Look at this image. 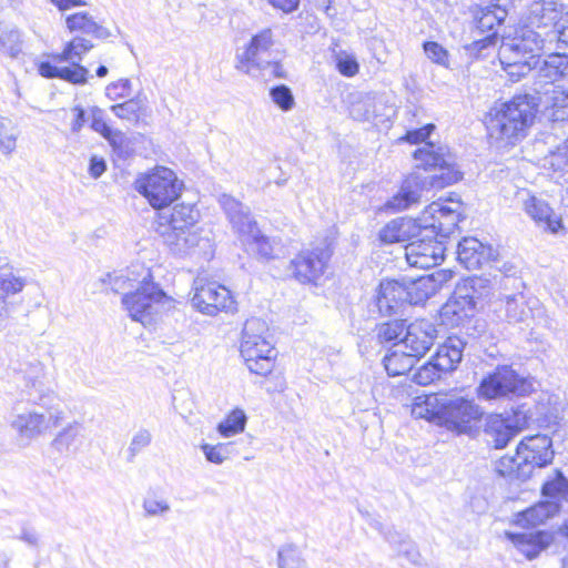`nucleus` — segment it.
Returning <instances> with one entry per match:
<instances>
[{
    "instance_id": "obj_1",
    "label": "nucleus",
    "mask_w": 568,
    "mask_h": 568,
    "mask_svg": "<svg viewBox=\"0 0 568 568\" xmlns=\"http://www.w3.org/2000/svg\"><path fill=\"white\" fill-rule=\"evenodd\" d=\"M413 158L418 168H423L425 171H434V173L423 175L419 172H414L407 176L399 191L385 204L390 211L407 210L413 204L418 203L422 191L444 189L463 178L456 163V156L445 144L425 142L413 153Z\"/></svg>"
},
{
    "instance_id": "obj_2",
    "label": "nucleus",
    "mask_w": 568,
    "mask_h": 568,
    "mask_svg": "<svg viewBox=\"0 0 568 568\" xmlns=\"http://www.w3.org/2000/svg\"><path fill=\"white\" fill-rule=\"evenodd\" d=\"M44 365L40 362L30 363L23 373L24 388L21 390V400L33 405L48 407L47 413L37 409H27L13 416L11 428L23 439L31 442L59 427L64 419V412L50 405L57 397L54 392L45 386Z\"/></svg>"
},
{
    "instance_id": "obj_3",
    "label": "nucleus",
    "mask_w": 568,
    "mask_h": 568,
    "mask_svg": "<svg viewBox=\"0 0 568 568\" xmlns=\"http://www.w3.org/2000/svg\"><path fill=\"white\" fill-rule=\"evenodd\" d=\"M412 414L450 432L468 434L484 412L473 399L437 393L417 396Z\"/></svg>"
},
{
    "instance_id": "obj_4",
    "label": "nucleus",
    "mask_w": 568,
    "mask_h": 568,
    "mask_svg": "<svg viewBox=\"0 0 568 568\" xmlns=\"http://www.w3.org/2000/svg\"><path fill=\"white\" fill-rule=\"evenodd\" d=\"M536 103L530 99V93H525L493 109L486 120L489 138L500 146L514 145L523 140L534 122Z\"/></svg>"
},
{
    "instance_id": "obj_5",
    "label": "nucleus",
    "mask_w": 568,
    "mask_h": 568,
    "mask_svg": "<svg viewBox=\"0 0 568 568\" xmlns=\"http://www.w3.org/2000/svg\"><path fill=\"white\" fill-rule=\"evenodd\" d=\"M219 202L248 254L263 261L276 256L274 243L261 232L247 206L227 194H222Z\"/></svg>"
},
{
    "instance_id": "obj_6",
    "label": "nucleus",
    "mask_w": 568,
    "mask_h": 568,
    "mask_svg": "<svg viewBox=\"0 0 568 568\" xmlns=\"http://www.w3.org/2000/svg\"><path fill=\"white\" fill-rule=\"evenodd\" d=\"M274 38L266 28L252 37L242 52H237L235 68L251 77L285 78L282 64L273 50Z\"/></svg>"
},
{
    "instance_id": "obj_7",
    "label": "nucleus",
    "mask_w": 568,
    "mask_h": 568,
    "mask_svg": "<svg viewBox=\"0 0 568 568\" xmlns=\"http://www.w3.org/2000/svg\"><path fill=\"white\" fill-rule=\"evenodd\" d=\"M267 333L266 322L256 317L247 320L242 331L241 355L247 368L262 376L272 372L277 355Z\"/></svg>"
},
{
    "instance_id": "obj_8",
    "label": "nucleus",
    "mask_w": 568,
    "mask_h": 568,
    "mask_svg": "<svg viewBox=\"0 0 568 568\" xmlns=\"http://www.w3.org/2000/svg\"><path fill=\"white\" fill-rule=\"evenodd\" d=\"M182 186L176 174L165 166H158L135 181V190L156 210L173 203L180 196Z\"/></svg>"
},
{
    "instance_id": "obj_9",
    "label": "nucleus",
    "mask_w": 568,
    "mask_h": 568,
    "mask_svg": "<svg viewBox=\"0 0 568 568\" xmlns=\"http://www.w3.org/2000/svg\"><path fill=\"white\" fill-rule=\"evenodd\" d=\"M150 273L143 277L134 292L124 293L122 304L130 317L144 327L151 325L162 305L169 300L163 290L149 280Z\"/></svg>"
},
{
    "instance_id": "obj_10",
    "label": "nucleus",
    "mask_w": 568,
    "mask_h": 568,
    "mask_svg": "<svg viewBox=\"0 0 568 568\" xmlns=\"http://www.w3.org/2000/svg\"><path fill=\"white\" fill-rule=\"evenodd\" d=\"M477 392L478 396L484 399L526 396L532 392V382L520 376L510 366H497L494 372L481 379Z\"/></svg>"
},
{
    "instance_id": "obj_11",
    "label": "nucleus",
    "mask_w": 568,
    "mask_h": 568,
    "mask_svg": "<svg viewBox=\"0 0 568 568\" xmlns=\"http://www.w3.org/2000/svg\"><path fill=\"white\" fill-rule=\"evenodd\" d=\"M332 256L329 243L325 240L311 248L302 250L291 262L293 277L302 284H317Z\"/></svg>"
},
{
    "instance_id": "obj_12",
    "label": "nucleus",
    "mask_w": 568,
    "mask_h": 568,
    "mask_svg": "<svg viewBox=\"0 0 568 568\" xmlns=\"http://www.w3.org/2000/svg\"><path fill=\"white\" fill-rule=\"evenodd\" d=\"M440 235L427 225L423 226V233L405 246V257L410 266L430 268L444 261L445 245L437 240Z\"/></svg>"
},
{
    "instance_id": "obj_13",
    "label": "nucleus",
    "mask_w": 568,
    "mask_h": 568,
    "mask_svg": "<svg viewBox=\"0 0 568 568\" xmlns=\"http://www.w3.org/2000/svg\"><path fill=\"white\" fill-rule=\"evenodd\" d=\"M192 305L203 314L216 315L220 311H233L235 301L229 288L216 282H194Z\"/></svg>"
},
{
    "instance_id": "obj_14",
    "label": "nucleus",
    "mask_w": 568,
    "mask_h": 568,
    "mask_svg": "<svg viewBox=\"0 0 568 568\" xmlns=\"http://www.w3.org/2000/svg\"><path fill=\"white\" fill-rule=\"evenodd\" d=\"M484 281L481 278H471L469 281L473 293L468 292L465 287V294L463 290H459L454 296L448 300L439 311L440 323L447 327L454 328L464 324V322L474 315L477 306L479 296L475 295L476 286H483Z\"/></svg>"
},
{
    "instance_id": "obj_15",
    "label": "nucleus",
    "mask_w": 568,
    "mask_h": 568,
    "mask_svg": "<svg viewBox=\"0 0 568 568\" xmlns=\"http://www.w3.org/2000/svg\"><path fill=\"white\" fill-rule=\"evenodd\" d=\"M520 477H530L535 467H545L554 459L552 442L547 435L526 437L517 446Z\"/></svg>"
},
{
    "instance_id": "obj_16",
    "label": "nucleus",
    "mask_w": 568,
    "mask_h": 568,
    "mask_svg": "<svg viewBox=\"0 0 568 568\" xmlns=\"http://www.w3.org/2000/svg\"><path fill=\"white\" fill-rule=\"evenodd\" d=\"M170 252L176 256L212 255V244L209 237L202 236L197 227L181 231H164L160 234Z\"/></svg>"
},
{
    "instance_id": "obj_17",
    "label": "nucleus",
    "mask_w": 568,
    "mask_h": 568,
    "mask_svg": "<svg viewBox=\"0 0 568 568\" xmlns=\"http://www.w3.org/2000/svg\"><path fill=\"white\" fill-rule=\"evenodd\" d=\"M531 90L530 99L537 102L536 112L540 108L555 122L568 120V88L548 81L547 84H538Z\"/></svg>"
},
{
    "instance_id": "obj_18",
    "label": "nucleus",
    "mask_w": 568,
    "mask_h": 568,
    "mask_svg": "<svg viewBox=\"0 0 568 568\" xmlns=\"http://www.w3.org/2000/svg\"><path fill=\"white\" fill-rule=\"evenodd\" d=\"M452 278V273L437 271L422 275L415 280L404 277L400 282L405 287V297L408 304L418 305L425 303L435 295L443 285Z\"/></svg>"
},
{
    "instance_id": "obj_19",
    "label": "nucleus",
    "mask_w": 568,
    "mask_h": 568,
    "mask_svg": "<svg viewBox=\"0 0 568 568\" xmlns=\"http://www.w3.org/2000/svg\"><path fill=\"white\" fill-rule=\"evenodd\" d=\"M437 336L435 325L428 320H416L405 326V335L400 339L405 349L417 361L434 345Z\"/></svg>"
},
{
    "instance_id": "obj_20",
    "label": "nucleus",
    "mask_w": 568,
    "mask_h": 568,
    "mask_svg": "<svg viewBox=\"0 0 568 568\" xmlns=\"http://www.w3.org/2000/svg\"><path fill=\"white\" fill-rule=\"evenodd\" d=\"M530 53L525 52L507 39L503 40L498 50V58L503 69L514 80L518 81L539 64V58L529 59Z\"/></svg>"
},
{
    "instance_id": "obj_21",
    "label": "nucleus",
    "mask_w": 568,
    "mask_h": 568,
    "mask_svg": "<svg viewBox=\"0 0 568 568\" xmlns=\"http://www.w3.org/2000/svg\"><path fill=\"white\" fill-rule=\"evenodd\" d=\"M518 415L503 417L499 414L488 415L485 419L484 433L487 443L496 449L505 448L508 443L520 432Z\"/></svg>"
},
{
    "instance_id": "obj_22",
    "label": "nucleus",
    "mask_w": 568,
    "mask_h": 568,
    "mask_svg": "<svg viewBox=\"0 0 568 568\" xmlns=\"http://www.w3.org/2000/svg\"><path fill=\"white\" fill-rule=\"evenodd\" d=\"M518 199L526 214L544 231L557 233L562 227L560 217L554 213L545 200L529 192L519 193Z\"/></svg>"
},
{
    "instance_id": "obj_23",
    "label": "nucleus",
    "mask_w": 568,
    "mask_h": 568,
    "mask_svg": "<svg viewBox=\"0 0 568 568\" xmlns=\"http://www.w3.org/2000/svg\"><path fill=\"white\" fill-rule=\"evenodd\" d=\"M497 256V250L491 245L484 244L476 237H465L458 243L457 257L467 270L481 268L495 261Z\"/></svg>"
},
{
    "instance_id": "obj_24",
    "label": "nucleus",
    "mask_w": 568,
    "mask_h": 568,
    "mask_svg": "<svg viewBox=\"0 0 568 568\" xmlns=\"http://www.w3.org/2000/svg\"><path fill=\"white\" fill-rule=\"evenodd\" d=\"M564 14L562 6L558 7L552 1H534L529 8L528 23L540 32H547L549 42H552Z\"/></svg>"
},
{
    "instance_id": "obj_25",
    "label": "nucleus",
    "mask_w": 568,
    "mask_h": 568,
    "mask_svg": "<svg viewBox=\"0 0 568 568\" xmlns=\"http://www.w3.org/2000/svg\"><path fill=\"white\" fill-rule=\"evenodd\" d=\"M200 213L191 204L175 205L172 211L160 212L158 215L156 232L164 234V231H181L182 229H194L199 221Z\"/></svg>"
},
{
    "instance_id": "obj_26",
    "label": "nucleus",
    "mask_w": 568,
    "mask_h": 568,
    "mask_svg": "<svg viewBox=\"0 0 568 568\" xmlns=\"http://www.w3.org/2000/svg\"><path fill=\"white\" fill-rule=\"evenodd\" d=\"M424 222L420 219L397 217L388 222L379 231V240L383 243L392 244L398 242H412L423 233Z\"/></svg>"
},
{
    "instance_id": "obj_27",
    "label": "nucleus",
    "mask_w": 568,
    "mask_h": 568,
    "mask_svg": "<svg viewBox=\"0 0 568 568\" xmlns=\"http://www.w3.org/2000/svg\"><path fill=\"white\" fill-rule=\"evenodd\" d=\"M406 303L404 284L395 280L381 282L375 296V304L381 315H395Z\"/></svg>"
},
{
    "instance_id": "obj_28",
    "label": "nucleus",
    "mask_w": 568,
    "mask_h": 568,
    "mask_svg": "<svg viewBox=\"0 0 568 568\" xmlns=\"http://www.w3.org/2000/svg\"><path fill=\"white\" fill-rule=\"evenodd\" d=\"M422 220L425 225L440 233V236L446 237L457 226L459 214L446 204L433 202L423 213Z\"/></svg>"
},
{
    "instance_id": "obj_29",
    "label": "nucleus",
    "mask_w": 568,
    "mask_h": 568,
    "mask_svg": "<svg viewBox=\"0 0 568 568\" xmlns=\"http://www.w3.org/2000/svg\"><path fill=\"white\" fill-rule=\"evenodd\" d=\"M511 7L513 0H491L479 8L475 13L477 29L483 33L496 32L495 28L504 23Z\"/></svg>"
},
{
    "instance_id": "obj_30",
    "label": "nucleus",
    "mask_w": 568,
    "mask_h": 568,
    "mask_svg": "<svg viewBox=\"0 0 568 568\" xmlns=\"http://www.w3.org/2000/svg\"><path fill=\"white\" fill-rule=\"evenodd\" d=\"M536 69L532 87L545 85L548 81L556 84L557 81L568 75V54L550 53L544 60L539 59Z\"/></svg>"
},
{
    "instance_id": "obj_31",
    "label": "nucleus",
    "mask_w": 568,
    "mask_h": 568,
    "mask_svg": "<svg viewBox=\"0 0 568 568\" xmlns=\"http://www.w3.org/2000/svg\"><path fill=\"white\" fill-rule=\"evenodd\" d=\"M85 443L84 426L74 420L62 428L51 442V446L60 454H75Z\"/></svg>"
},
{
    "instance_id": "obj_32",
    "label": "nucleus",
    "mask_w": 568,
    "mask_h": 568,
    "mask_svg": "<svg viewBox=\"0 0 568 568\" xmlns=\"http://www.w3.org/2000/svg\"><path fill=\"white\" fill-rule=\"evenodd\" d=\"M466 343L458 336H449L433 356L435 365L445 373L453 372L462 362Z\"/></svg>"
},
{
    "instance_id": "obj_33",
    "label": "nucleus",
    "mask_w": 568,
    "mask_h": 568,
    "mask_svg": "<svg viewBox=\"0 0 568 568\" xmlns=\"http://www.w3.org/2000/svg\"><path fill=\"white\" fill-rule=\"evenodd\" d=\"M507 537L529 560L536 558L544 549H546L551 539V536L546 531L523 534L507 532Z\"/></svg>"
},
{
    "instance_id": "obj_34",
    "label": "nucleus",
    "mask_w": 568,
    "mask_h": 568,
    "mask_svg": "<svg viewBox=\"0 0 568 568\" xmlns=\"http://www.w3.org/2000/svg\"><path fill=\"white\" fill-rule=\"evenodd\" d=\"M498 317L507 321L508 323H521L525 322L529 314L530 308L527 307L526 298L523 293L506 295L499 300Z\"/></svg>"
},
{
    "instance_id": "obj_35",
    "label": "nucleus",
    "mask_w": 568,
    "mask_h": 568,
    "mask_svg": "<svg viewBox=\"0 0 568 568\" xmlns=\"http://www.w3.org/2000/svg\"><path fill=\"white\" fill-rule=\"evenodd\" d=\"M507 40L517 43L523 51L530 53V60L539 58L538 53L544 49L545 43L549 41L547 32L535 30L529 23L517 30L515 37Z\"/></svg>"
},
{
    "instance_id": "obj_36",
    "label": "nucleus",
    "mask_w": 568,
    "mask_h": 568,
    "mask_svg": "<svg viewBox=\"0 0 568 568\" xmlns=\"http://www.w3.org/2000/svg\"><path fill=\"white\" fill-rule=\"evenodd\" d=\"M560 510V505L555 500H544L519 513L516 524L521 527H536L554 517Z\"/></svg>"
},
{
    "instance_id": "obj_37",
    "label": "nucleus",
    "mask_w": 568,
    "mask_h": 568,
    "mask_svg": "<svg viewBox=\"0 0 568 568\" xmlns=\"http://www.w3.org/2000/svg\"><path fill=\"white\" fill-rule=\"evenodd\" d=\"M65 23L70 31H81L98 39H106L110 37V31L95 22L94 19L87 12H78L68 16Z\"/></svg>"
},
{
    "instance_id": "obj_38",
    "label": "nucleus",
    "mask_w": 568,
    "mask_h": 568,
    "mask_svg": "<svg viewBox=\"0 0 568 568\" xmlns=\"http://www.w3.org/2000/svg\"><path fill=\"white\" fill-rule=\"evenodd\" d=\"M349 115L361 122L374 120L377 116L376 97L371 93L354 95L349 106Z\"/></svg>"
},
{
    "instance_id": "obj_39",
    "label": "nucleus",
    "mask_w": 568,
    "mask_h": 568,
    "mask_svg": "<svg viewBox=\"0 0 568 568\" xmlns=\"http://www.w3.org/2000/svg\"><path fill=\"white\" fill-rule=\"evenodd\" d=\"M416 359L408 353L393 349L383 358L384 367L389 376H399L408 373L415 365Z\"/></svg>"
},
{
    "instance_id": "obj_40",
    "label": "nucleus",
    "mask_w": 568,
    "mask_h": 568,
    "mask_svg": "<svg viewBox=\"0 0 568 568\" xmlns=\"http://www.w3.org/2000/svg\"><path fill=\"white\" fill-rule=\"evenodd\" d=\"M541 494L546 500H555L559 505L561 501L568 503V479L557 470L556 477L544 484Z\"/></svg>"
},
{
    "instance_id": "obj_41",
    "label": "nucleus",
    "mask_w": 568,
    "mask_h": 568,
    "mask_svg": "<svg viewBox=\"0 0 568 568\" xmlns=\"http://www.w3.org/2000/svg\"><path fill=\"white\" fill-rule=\"evenodd\" d=\"M93 48V43L84 38L74 37L69 41L63 51L57 55V60L80 63L83 55Z\"/></svg>"
},
{
    "instance_id": "obj_42",
    "label": "nucleus",
    "mask_w": 568,
    "mask_h": 568,
    "mask_svg": "<svg viewBox=\"0 0 568 568\" xmlns=\"http://www.w3.org/2000/svg\"><path fill=\"white\" fill-rule=\"evenodd\" d=\"M142 508L146 517H165L171 511V504L160 493L149 490L143 498Z\"/></svg>"
},
{
    "instance_id": "obj_43",
    "label": "nucleus",
    "mask_w": 568,
    "mask_h": 568,
    "mask_svg": "<svg viewBox=\"0 0 568 568\" xmlns=\"http://www.w3.org/2000/svg\"><path fill=\"white\" fill-rule=\"evenodd\" d=\"M247 422L246 414L241 408H234L230 414L217 425V432L223 437H231L242 433L245 429Z\"/></svg>"
},
{
    "instance_id": "obj_44",
    "label": "nucleus",
    "mask_w": 568,
    "mask_h": 568,
    "mask_svg": "<svg viewBox=\"0 0 568 568\" xmlns=\"http://www.w3.org/2000/svg\"><path fill=\"white\" fill-rule=\"evenodd\" d=\"M277 566L278 568H307L302 550L293 544L280 547L277 551Z\"/></svg>"
},
{
    "instance_id": "obj_45",
    "label": "nucleus",
    "mask_w": 568,
    "mask_h": 568,
    "mask_svg": "<svg viewBox=\"0 0 568 568\" xmlns=\"http://www.w3.org/2000/svg\"><path fill=\"white\" fill-rule=\"evenodd\" d=\"M19 131L10 119L0 118V152L9 156L17 148Z\"/></svg>"
},
{
    "instance_id": "obj_46",
    "label": "nucleus",
    "mask_w": 568,
    "mask_h": 568,
    "mask_svg": "<svg viewBox=\"0 0 568 568\" xmlns=\"http://www.w3.org/2000/svg\"><path fill=\"white\" fill-rule=\"evenodd\" d=\"M144 109V99L140 95L123 103L114 104L111 111L120 119L138 122Z\"/></svg>"
},
{
    "instance_id": "obj_47",
    "label": "nucleus",
    "mask_w": 568,
    "mask_h": 568,
    "mask_svg": "<svg viewBox=\"0 0 568 568\" xmlns=\"http://www.w3.org/2000/svg\"><path fill=\"white\" fill-rule=\"evenodd\" d=\"M24 278L17 276L8 265L0 267V295L17 294L23 290Z\"/></svg>"
},
{
    "instance_id": "obj_48",
    "label": "nucleus",
    "mask_w": 568,
    "mask_h": 568,
    "mask_svg": "<svg viewBox=\"0 0 568 568\" xmlns=\"http://www.w3.org/2000/svg\"><path fill=\"white\" fill-rule=\"evenodd\" d=\"M21 33L18 29L0 27V52L16 58L21 52Z\"/></svg>"
},
{
    "instance_id": "obj_49",
    "label": "nucleus",
    "mask_w": 568,
    "mask_h": 568,
    "mask_svg": "<svg viewBox=\"0 0 568 568\" xmlns=\"http://www.w3.org/2000/svg\"><path fill=\"white\" fill-rule=\"evenodd\" d=\"M405 321H389L376 327L377 338L381 343H390L399 338L405 331Z\"/></svg>"
},
{
    "instance_id": "obj_50",
    "label": "nucleus",
    "mask_w": 568,
    "mask_h": 568,
    "mask_svg": "<svg viewBox=\"0 0 568 568\" xmlns=\"http://www.w3.org/2000/svg\"><path fill=\"white\" fill-rule=\"evenodd\" d=\"M521 458H518L516 454L515 457L504 456L496 464V471L503 477H511L519 480H526L529 477H520L519 476V467Z\"/></svg>"
},
{
    "instance_id": "obj_51",
    "label": "nucleus",
    "mask_w": 568,
    "mask_h": 568,
    "mask_svg": "<svg viewBox=\"0 0 568 568\" xmlns=\"http://www.w3.org/2000/svg\"><path fill=\"white\" fill-rule=\"evenodd\" d=\"M270 97L272 101L282 110V111H290L294 104V95L292 93V90L285 85L280 84L275 85L270 90Z\"/></svg>"
},
{
    "instance_id": "obj_52",
    "label": "nucleus",
    "mask_w": 568,
    "mask_h": 568,
    "mask_svg": "<svg viewBox=\"0 0 568 568\" xmlns=\"http://www.w3.org/2000/svg\"><path fill=\"white\" fill-rule=\"evenodd\" d=\"M88 77L89 70L78 62H71L69 67H61L60 79L72 84H84Z\"/></svg>"
},
{
    "instance_id": "obj_53",
    "label": "nucleus",
    "mask_w": 568,
    "mask_h": 568,
    "mask_svg": "<svg viewBox=\"0 0 568 568\" xmlns=\"http://www.w3.org/2000/svg\"><path fill=\"white\" fill-rule=\"evenodd\" d=\"M442 373L444 372L435 365V359L432 357L428 363L424 364L415 372L413 381L418 385H428L435 379L440 378Z\"/></svg>"
},
{
    "instance_id": "obj_54",
    "label": "nucleus",
    "mask_w": 568,
    "mask_h": 568,
    "mask_svg": "<svg viewBox=\"0 0 568 568\" xmlns=\"http://www.w3.org/2000/svg\"><path fill=\"white\" fill-rule=\"evenodd\" d=\"M545 161L555 172L568 173V140L550 152Z\"/></svg>"
},
{
    "instance_id": "obj_55",
    "label": "nucleus",
    "mask_w": 568,
    "mask_h": 568,
    "mask_svg": "<svg viewBox=\"0 0 568 568\" xmlns=\"http://www.w3.org/2000/svg\"><path fill=\"white\" fill-rule=\"evenodd\" d=\"M230 445L231 444L223 443H220L217 445L202 444L201 450L204 454L207 462L220 465L229 457Z\"/></svg>"
},
{
    "instance_id": "obj_56",
    "label": "nucleus",
    "mask_w": 568,
    "mask_h": 568,
    "mask_svg": "<svg viewBox=\"0 0 568 568\" xmlns=\"http://www.w3.org/2000/svg\"><path fill=\"white\" fill-rule=\"evenodd\" d=\"M152 442V435L150 430L145 428L139 429L132 437L128 453L129 462H132L134 457L144 448H146Z\"/></svg>"
},
{
    "instance_id": "obj_57",
    "label": "nucleus",
    "mask_w": 568,
    "mask_h": 568,
    "mask_svg": "<svg viewBox=\"0 0 568 568\" xmlns=\"http://www.w3.org/2000/svg\"><path fill=\"white\" fill-rule=\"evenodd\" d=\"M423 48L427 58L433 62L442 67H448V51L443 45L434 41H426L424 42Z\"/></svg>"
},
{
    "instance_id": "obj_58",
    "label": "nucleus",
    "mask_w": 568,
    "mask_h": 568,
    "mask_svg": "<svg viewBox=\"0 0 568 568\" xmlns=\"http://www.w3.org/2000/svg\"><path fill=\"white\" fill-rule=\"evenodd\" d=\"M132 83L129 79H120L105 88V95L110 100H119L131 94Z\"/></svg>"
},
{
    "instance_id": "obj_59",
    "label": "nucleus",
    "mask_w": 568,
    "mask_h": 568,
    "mask_svg": "<svg viewBox=\"0 0 568 568\" xmlns=\"http://www.w3.org/2000/svg\"><path fill=\"white\" fill-rule=\"evenodd\" d=\"M497 40V32H491L488 33L483 39L473 41L469 45L466 47V49L471 55L481 57L484 55L485 50L494 48L496 45Z\"/></svg>"
},
{
    "instance_id": "obj_60",
    "label": "nucleus",
    "mask_w": 568,
    "mask_h": 568,
    "mask_svg": "<svg viewBox=\"0 0 568 568\" xmlns=\"http://www.w3.org/2000/svg\"><path fill=\"white\" fill-rule=\"evenodd\" d=\"M91 129L102 136L112 129L104 120V111L98 106L91 109Z\"/></svg>"
},
{
    "instance_id": "obj_61",
    "label": "nucleus",
    "mask_w": 568,
    "mask_h": 568,
    "mask_svg": "<svg viewBox=\"0 0 568 568\" xmlns=\"http://www.w3.org/2000/svg\"><path fill=\"white\" fill-rule=\"evenodd\" d=\"M337 69L343 75L353 77L358 72L359 65L354 57L339 54L337 57Z\"/></svg>"
},
{
    "instance_id": "obj_62",
    "label": "nucleus",
    "mask_w": 568,
    "mask_h": 568,
    "mask_svg": "<svg viewBox=\"0 0 568 568\" xmlns=\"http://www.w3.org/2000/svg\"><path fill=\"white\" fill-rule=\"evenodd\" d=\"M435 129V125L434 124H427L423 128H419V129H415V130H409L406 132L405 136L403 138V140L412 143V144H418V143H422V142H426V139L429 138L432 131Z\"/></svg>"
},
{
    "instance_id": "obj_63",
    "label": "nucleus",
    "mask_w": 568,
    "mask_h": 568,
    "mask_svg": "<svg viewBox=\"0 0 568 568\" xmlns=\"http://www.w3.org/2000/svg\"><path fill=\"white\" fill-rule=\"evenodd\" d=\"M103 138L109 142L115 152H122L128 142L125 134L116 129H111Z\"/></svg>"
},
{
    "instance_id": "obj_64",
    "label": "nucleus",
    "mask_w": 568,
    "mask_h": 568,
    "mask_svg": "<svg viewBox=\"0 0 568 568\" xmlns=\"http://www.w3.org/2000/svg\"><path fill=\"white\" fill-rule=\"evenodd\" d=\"M557 32L554 33V40L568 47V11L559 19Z\"/></svg>"
}]
</instances>
